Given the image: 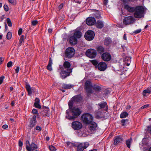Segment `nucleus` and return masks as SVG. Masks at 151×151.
Returning a JSON list of instances; mask_svg holds the SVG:
<instances>
[{"mask_svg":"<svg viewBox=\"0 0 151 151\" xmlns=\"http://www.w3.org/2000/svg\"><path fill=\"white\" fill-rule=\"evenodd\" d=\"M95 24L96 27L98 28L101 29L104 27V24L101 21L99 20L97 21Z\"/></svg>","mask_w":151,"mask_h":151,"instance_id":"obj_28","label":"nucleus"},{"mask_svg":"<svg viewBox=\"0 0 151 151\" xmlns=\"http://www.w3.org/2000/svg\"><path fill=\"white\" fill-rule=\"evenodd\" d=\"M81 113V112L79 109L73 107L72 109L66 111V118L70 120H74Z\"/></svg>","mask_w":151,"mask_h":151,"instance_id":"obj_1","label":"nucleus"},{"mask_svg":"<svg viewBox=\"0 0 151 151\" xmlns=\"http://www.w3.org/2000/svg\"><path fill=\"white\" fill-rule=\"evenodd\" d=\"M70 66L71 64L68 61H65L64 62L63 66H61V67H63V68L64 69L67 70L68 69H71L70 68Z\"/></svg>","mask_w":151,"mask_h":151,"instance_id":"obj_25","label":"nucleus"},{"mask_svg":"<svg viewBox=\"0 0 151 151\" xmlns=\"http://www.w3.org/2000/svg\"><path fill=\"white\" fill-rule=\"evenodd\" d=\"M72 127L74 130H77L81 129L82 127V125L81 122L76 121L72 123Z\"/></svg>","mask_w":151,"mask_h":151,"instance_id":"obj_11","label":"nucleus"},{"mask_svg":"<svg viewBox=\"0 0 151 151\" xmlns=\"http://www.w3.org/2000/svg\"><path fill=\"white\" fill-rule=\"evenodd\" d=\"M95 36L94 32L92 30L88 31L85 33L84 37L85 39L87 40H93Z\"/></svg>","mask_w":151,"mask_h":151,"instance_id":"obj_9","label":"nucleus"},{"mask_svg":"<svg viewBox=\"0 0 151 151\" xmlns=\"http://www.w3.org/2000/svg\"><path fill=\"white\" fill-rule=\"evenodd\" d=\"M145 8L142 6H137L134 13V16L136 18H140L143 17L145 14Z\"/></svg>","mask_w":151,"mask_h":151,"instance_id":"obj_2","label":"nucleus"},{"mask_svg":"<svg viewBox=\"0 0 151 151\" xmlns=\"http://www.w3.org/2000/svg\"><path fill=\"white\" fill-rule=\"evenodd\" d=\"M39 103H34V106L36 108H37L38 109H41V106L39 104Z\"/></svg>","mask_w":151,"mask_h":151,"instance_id":"obj_43","label":"nucleus"},{"mask_svg":"<svg viewBox=\"0 0 151 151\" xmlns=\"http://www.w3.org/2000/svg\"><path fill=\"white\" fill-rule=\"evenodd\" d=\"M19 66H17L16 68V69H15L16 72L17 73L19 72Z\"/></svg>","mask_w":151,"mask_h":151,"instance_id":"obj_58","label":"nucleus"},{"mask_svg":"<svg viewBox=\"0 0 151 151\" xmlns=\"http://www.w3.org/2000/svg\"><path fill=\"white\" fill-rule=\"evenodd\" d=\"M114 139V145H120L123 140L122 137L121 135L115 137Z\"/></svg>","mask_w":151,"mask_h":151,"instance_id":"obj_12","label":"nucleus"},{"mask_svg":"<svg viewBox=\"0 0 151 151\" xmlns=\"http://www.w3.org/2000/svg\"><path fill=\"white\" fill-rule=\"evenodd\" d=\"M49 149L51 151H55L56 149L52 145H50L49 146Z\"/></svg>","mask_w":151,"mask_h":151,"instance_id":"obj_44","label":"nucleus"},{"mask_svg":"<svg viewBox=\"0 0 151 151\" xmlns=\"http://www.w3.org/2000/svg\"><path fill=\"white\" fill-rule=\"evenodd\" d=\"M89 125L88 126V128L91 131H93L96 130L97 127V125L96 123L93 122L89 124Z\"/></svg>","mask_w":151,"mask_h":151,"instance_id":"obj_20","label":"nucleus"},{"mask_svg":"<svg viewBox=\"0 0 151 151\" xmlns=\"http://www.w3.org/2000/svg\"><path fill=\"white\" fill-rule=\"evenodd\" d=\"M93 88L96 92H99L101 91V88L99 86L94 85L93 86Z\"/></svg>","mask_w":151,"mask_h":151,"instance_id":"obj_33","label":"nucleus"},{"mask_svg":"<svg viewBox=\"0 0 151 151\" xmlns=\"http://www.w3.org/2000/svg\"><path fill=\"white\" fill-rule=\"evenodd\" d=\"M77 145L75 144V143L72 142V144H71V146L73 147H77Z\"/></svg>","mask_w":151,"mask_h":151,"instance_id":"obj_63","label":"nucleus"},{"mask_svg":"<svg viewBox=\"0 0 151 151\" xmlns=\"http://www.w3.org/2000/svg\"><path fill=\"white\" fill-rule=\"evenodd\" d=\"M40 99L38 98H36L35 99V102L36 103H40Z\"/></svg>","mask_w":151,"mask_h":151,"instance_id":"obj_56","label":"nucleus"},{"mask_svg":"<svg viewBox=\"0 0 151 151\" xmlns=\"http://www.w3.org/2000/svg\"><path fill=\"white\" fill-rule=\"evenodd\" d=\"M24 36L23 35H22L20 37L19 41V45L20 46L21 45L22 42L24 41Z\"/></svg>","mask_w":151,"mask_h":151,"instance_id":"obj_40","label":"nucleus"},{"mask_svg":"<svg viewBox=\"0 0 151 151\" xmlns=\"http://www.w3.org/2000/svg\"><path fill=\"white\" fill-rule=\"evenodd\" d=\"M35 129L39 132H40L42 130V128L40 126H37L35 127Z\"/></svg>","mask_w":151,"mask_h":151,"instance_id":"obj_50","label":"nucleus"},{"mask_svg":"<svg viewBox=\"0 0 151 151\" xmlns=\"http://www.w3.org/2000/svg\"><path fill=\"white\" fill-rule=\"evenodd\" d=\"M141 29H139L135 30L133 32V33L134 34H138L140 33L141 31Z\"/></svg>","mask_w":151,"mask_h":151,"instance_id":"obj_51","label":"nucleus"},{"mask_svg":"<svg viewBox=\"0 0 151 151\" xmlns=\"http://www.w3.org/2000/svg\"><path fill=\"white\" fill-rule=\"evenodd\" d=\"M89 145V143L88 142L80 143L77 145V151H83L88 147Z\"/></svg>","mask_w":151,"mask_h":151,"instance_id":"obj_10","label":"nucleus"},{"mask_svg":"<svg viewBox=\"0 0 151 151\" xmlns=\"http://www.w3.org/2000/svg\"><path fill=\"white\" fill-rule=\"evenodd\" d=\"M128 119H122L121 121V124L123 126H124L126 125V122H128Z\"/></svg>","mask_w":151,"mask_h":151,"instance_id":"obj_39","label":"nucleus"},{"mask_svg":"<svg viewBox=\"0 0 151 151\" xmlns=\"http://www.w3.org/2000/svg\"><path fill=\"white\" fill-rule=\"evenodd\" d=\"M96 22L95 18L92 17L87 18L86 22L88 25H94Z\"/></svg>","mask_w":151,"mask_h":151,"instance_id":"obj_15","label":"nucleus"},{"mask_svg":"<svg viewBox=\"0 0 151 151\" xmlns=\"http://www.w3.org/2000/svg\"><path fill=\"white\" fill-rule=\"evenodd\" d=\"M87 56L90 58H94L97 55L96 50L93 49H89L87 50L86 52Z\"/></svg>","mask_w":151,"mask_h":151,"instance_id":"obj_7","label":"nucleus"},{"mask_svg":"<svg viewBox=\"0 0 151 151\" xmlns=\"http://www.w3.org/2000/svg\"><path fill=\"white\" fill-rule=\"evenodd\" d=\"M74 102L72 98L71 100L69 101L68 103V105L69 107L68 110H70L73 109V102Z\"/></svg>","mask_w":151,"mask_h":151,"instance_id":"obj_36","label":"nucleus"},{"mask_svg":"<svg viewBox=\"0 0 151 151\" xmlns=\"http://www.w3.org/2000/svg\"><path fill=\"white\" fill-rule=\"evenodd\" d=\"M101 58L104 61H109L111 60V55L109 53L105 52L102 54Z\"/></svg>","mask_w":151,"mask_h":151,"instance_id":"obj_13","label":"nucleus"},{"mask_svg":"<svg viewBox=\"0 0 151 151\" xmlns=\"http://www.w3.org/2000/svg\"><path fill=\"white\" fill-rule=\"evenodd\" d=\"M38 147L37 145L34 143L32 142L29 145L26 147V149L28 151H33L37 149Z\"/></svg>","mask_w":151,"mask_h":151,"instance_id":"obj_16","label":"nucleus"},{"mask_svg":"<svg viewBox=\"0 0 151 151\" xmlns=\"http://www.w3.org/2000/svg\"><path fill=\"white\" fill-rule=\"evenodd\" d=\"M4 10L6 12L8 11L9 10L8 6L6 5L5 4L4 5Z\"/></svg>","mask_w":151,"mask_h":151,"instance_id":"obj_47","label":"nucleus"},{"mask_svg":"<svg viewBox=\"0 0 151 151\" xmlns=\"http://www.w3.org/2000/svg\"><path fill=\"white\" fill-rule=\"evenodd\" d=\"M4 59L3 58H0V65L1 64L2 62L4 61Z\"/></svg>","mask_w":151,"mask_h":151,"instance_id":"obj_61","label":"nucleus"},{"mask_svg":"<svg viewBox=\"0 0 151 151\" xmlns=\"http://www.w3.org/2000/svg\"><path fill=\"white\" fill-rule=\"evenodd\" d=\"M23 145V142L21 140H19V146L20 147H22Z\"/></svg>","mask_w":151,"mask_h":151,"instance_id":"obj_54","label":"nucleus"},{"mask_svg":"<svg viewBox=\"0 0 151 151\" xmlns=\"http://www.w3.org/2000/svg\"><path fill=\"white\" fill-rule=\"evenodd\" d=\"M32 112L34 114H36L38 113V111L36 109H34L32 110Z\"/></svg>","mask_w":151,"mask_h":151,"instance_id":"obj_49","label":"nucleus"},{"mask_svg":"<svg viewBox=\"0 0 151 151\" xmlns=\"http://www.w3.org/2000/svg\"><path fill=\"white\" fill-rule=\"evenodd\" d=\"M128 115V113L126 112H123L120 115V117L121 118L126 117Z\"/></svg>","mask_w":151,"mask_h":151,"instance_id":"obj_38","label":"nucleus"},{"mask_svg":"<svg viewBox=\"0 0 151 151\" xmlns=\"http://www.w3.org/2000/svg\"><path fill=\"white\" fill-rule=\"evenodd\" d=\"M4 78V76H2L0 77V85L2 83Z\"/></svg>","mask_w":151,"mask_h":151,"instance_id":"obj_52","label":"nucleus"},{"mask_svg":"<svg viewBox=\"0 0 151 151\" xmlns=\"http://www.w3.org/2000/svg\"><path fill=\"white\" fill-rule=\"evenodd\" d=\"M108 3V0H104L103 1L104 4L106 6Z\"/></svg>","mask_w":151,"mask_h":151,"instance_id":"obj_60","label":"nucleus"},{"mask_svg":"<svg viewBox=\"0 0 151 151\" xmlns=\"http://www.w3.org/2000/svg\"><path fill=\"white\" fill-rule=\"evenodd\" d=\"M22 31V28L19 29L18 30V34L19 35H21Z\"/></svg>","mask_w":151,"mask_h":151,"instance_id":"obj_53","label":"nucleus"},{"mask_svg":"<svg viewBox=\"0 0 151 151\" xmlns=\"http://www.w3.org/2000/svg\"><path fill=\"white\" fill-rule=\"evenodd\" d=\"M81 119L84 123L89 124L92 122L93 120V117L92 115L90 114L86 113L82 115Z\"/></svg>","mask_w":151,"mask_h":151,"instance_id":"obj_3","label":"nucleus"},{"mask_svg":"<svg viewBox=\"0 0 151 151\" xmlns=\"http://www.w3.org/2000/svg\"><path fill=\"white\" fill-rule=\"evenodd\" d=\"M69 41L70 44L73 45H75L77 43V40L76 38L73 36L70 37Z\"/></svg>","mask_w":151,"mask_h":151,"instance_id":"obj_22","label":"nucleus"},{"mask_svg":"<svg viewBox=\"0 0 151 151\" xmlns=\"http://www.w3.org/2000/svg\"><path fill=\"white\" fill-rule=\"evenodd\" d=\"M130 60L131 58L129 57H126L124 59V60L125 61H129Z\"/></svg>","mask_w":151,"mask_h":151,"instance_id":"obj_55","label":"nucleus"},{"mask_svg":"<svg viewBox=\"0 0 151 151\" xmlns=\"http://www.w3.org/2000/svg\"><path fill=\"white\" fill-rule=\"evenodd\" d=\"M99 109H104L105 111H107L108 109V105L106 102L100 103L98 104Z\"/></svg>","mask_w":151,"mask_h":151,"instance_id":"obj_18","label":"nucleus"},{"mask_svg":"<svg viewBox=\"0 0 151 151\" xmlns=\"http://www.w3.org/2000/svg\"><path fill=\"white\" fill-rule=\"evenodd\" d=\"M8 127V126L6 124H4L2 126V128L4 129H6Z\"/></svg>","mask_w":151,"mask_h":151,"instance_id":"obj_64","label":"nucleus"},{"mask_svg":"<svg viewBox=\"0 0 151 151\" xmlns=\"http://www.w3.org/2000/svg\"><path fill=\"white\" fill-rule=\"evenodd\" d=\"M147 93L149 94L151 93V86L147 88L146 89L144 90L143 92V95L144 96H147L146 95Z\"/></svg>","mask_w":151,"mask_h":151,"instance_id":"obj_29","label":"nucleus"},{"mask_svg":"<svg viewBox=\"0 0 151 151\" xmlns=\"http://www.w3.org/2000/svg\"><path fill=\"white\" fill-rule=\"evenodd\" d=\"M67 145V146H69L70 145V147L71 146V144H72V142H66Z\"/></svg>","mask_w":151,"mask_h":151,"instance_id":"obj_62","label":"nucleus"},{"mask_svg":"<svg viewBox=\"0 0 151 151\" xmlns=\"http://www.w3.org/2000/svg\"><path fill=\"white\" fill-rule=\"evenodd\" d=\"M92 16L93 17L99 19L101 17V13L99 11H97L95 12L92 14Z\"/></svg>","mask_w":151,"mask_h":151,"instance_id":"obj_31","label":"nucleus"},{"mask_svg":"<svg viewBox=\"0 0 151 151\" xmlns=\"http://www.w3.org/2000/svg\"><path fill=\"white\" fill-rule=\"evenodd\" d=\"M6 21L9 27H11L12 26V23L10 19L9 18H7Z\"/></svg>","mask_w":151,"mask_h":151,"instance_id":"obj_42","label":"nucleus"},{"mask_svg":"<svg viewBox=\"0 0 151 151\" xmlns=\"http://www.w3.org/2000/svg\"><path fill=\"white\" fill-rule=\"evenodd\" d=\"M52 60L51 58H50L49 63L47 67V69L49 70H52Z\"/></svg>","mask_w":151,"mask_h":151,"instance_id":"obj_32","label":"nucleus"},{"mask_svg":"<svg viewBox=\"0 0 151 151\" xmlns=\"http://www.w3.org/2000/svg\"><path fill=\"white\" fill-rule=\"evenodd\" d=\"M75 53V50L72 47H69L67 48L65 51V57L67 58H72Z\"/></svg>","mask_w":151,"mask_h":151,"instance_id":"obj_6","label":"nucleus"},{"mask_svg":"<svg viewBox=\"0 0 151 151\" xmlns=\"http://www.w3.org/2000/svg\"><path fill=\"white\" fill-rule=\"evenodd\" d=\"M44 110L42 114L44 116H49L50 115L49 109L48 107L44 106Z\"/></svg>","mask_w":151,"mask_h":151,"instance_id":"obj_21","label":"nucleus"},{"mask_svg":"<svg viewBox=\"0 0 151 151\" xmlns=\"http://www.w3.org/2000/svg\"><path fill=\"white\" fill-rule=\"evenodd\" d=\"M93 86L91 82L88 81H87L85 83V89L87 93V96H90L92 93V88Z\"/></svg>","mask_w":151,"mask_h":151,"instance_id":"obj_5","label":"nucleus"},{"mask_svg":"<svg viewBox=\"0 0 151 151\" xmlns=\"http://www.w3.org/2000/svg\"><path fill=\"white\" fill-rule=\"evenodd\" d=\"M134 22V19L132 16L125 17L123 20V23L126 25L133 23Z\"/></svg>","mask_w":151,"mask_h":151,"instance_id":"obj_8","label":"nucleus"},{"mask_svg":"<svg viewBox=\"0 0 151 151\" xmlns=\"http://www.w3.org/2000/svg\"><path fill=\"white\" fill-rule=\"evenodd\" d=\"M96 51L100 54H102L105 52V48L102 46L100 45L97 46L96 48Z\"/></svg>","mask_w":151,"mask_h":151,"instance_id":"obj_23","label":"nucleus"},{"mask_svg":"<svg viewBox=\"0 0 151 151\" xmlns=\"http://www.w3.org/2000/svg\"><path fill=\"white\" fill-rule=\"evenodd\" d=\"M91 62L94 65L95 67L97 68L98 63V61L96 60H91Z\"/></svg>","mask_w":151,"mask_h":151,"instance_id":"obj_37","label":"nucleus"},{"mask_svg":"<svg viewBox=\"0 0 151 151\" xmlns=\"http://www.w3.org/2000/svg\"><path fill=\"white\" fill-rule=\"evenodd\" d=\"M38 22L37 20H35L32 21L31 23L32 25L33 26H35L37 24Z\"/></svg>","mask_w":151,"mask_h":151,"instance_id":"obj_45","label":"nucleus"},{"mask_svg":"<svg viewBox=\"0 0 151 151\" xmlns=\"http://www.w3.org/2000/svg\"><path fill=\"white\" fill-rule=\"evenodd\" d=\"M72 98L73 101L74 102H78L80 101L82 99L81 96L79 95L75 96L73 97Z\"/></svg>","mask_w":151,"mask_h":151,"instance_id":"obj_26","label":"nucleus"},{"mask_svg":"<svg viewBox=\"0 0 151 151\" xmlns=\"http://www.w3.org/2000/svg\"><path fill=\"white\" fill-rule=\"evenodd\" d=\"M60 68L61 71L60 73V75L62 79H64L67 77L69 76L70 74L72 71V69H68L67 70L63 68L61 65H60Z\"/></svg>","mask_w":151,"mask_h":151,"instance_id":"obj_4","label":"nucleus"},{"mask_svg":"<svg viewBox=\"0 0 151 151\" xmlns=\"http://www.w3.org/2000/svg\"><path fill=\"white\" fill-rule=\"evenodd\" d=\"M112 40L111 38L109 37H106L104 40V44L106 46L109 45L112 43Z\"/></svg>","mask_w":151,"mask_h":151,"instance_id":"obj_24","label":"nucleus"},{"mask_svg":"<svg viewBox=\"0 0 151 151\" xmlns=\"http://www.w3.org/2000/svg\"><path fill=\"white\" fill-rule=\"evenodd\" d=\"M26 88L28 92V95H31L32 92H35V88L34 87L31 88L30 85L28 83H26Z\"/></svg>","mask_w":151,"mask_h":151,"instance_id":"obj_17","label":"nucleus"},{"mask_svg":"<svg viewBox=\"0 0 151 151\" xmlns=\"http://www.w3.org/2000/svg\"><path fill=\"white\" fill-rule=\"evenodd\" d=\"M9 2L10 3L13 5H15L16 4V0H8Z\"/></svg>","mask_w":151,"mask_h":151,"instance_id":"obj_46","label":"nucleus"},{"mask_svg":"<svg viewBox=\"0 0 151 151\" xmlns=\"http://www.w3.org/2000/svg\"><path fill=\"white\" fill-rule=\"evenodd\" d=\"M6 37L8 40H10L12 37V33L11 32H8L6 35Z\"/></svg>","mask_w":151,"mask_h":151,"instance_id":"obj_41","label":"nucleus"},{"mask_svg":"<svg viewBox=\"0 0 151 151\" xmlns=\"http://www.w3.org/2000/svg\"><path fill=\"white\" fill-rule=\"evenodd\" d=\"M36 116L34 115L31 119L29 125V127L31 128H32L35 126L37 122L36 120Z\"/></svg>","mask_w":151,"mask_h":151,"instance_id":"obj_19","label":"nucleus"},{"mask_svg":"<svg viewBox=\"0 0 151 151\" xmlns=\"http://www.w3.org/2000/svg\"><path fill=\"white\" fill-rule=\"evenodd\" d=\"M97 67L99 70L104 71L107 68V65L104 62H101L99 63Z\"/></svg>","mask_w":151,"mask_h":151,"instance_id":"obj_14","label":"nucleus"},{"mask_svg":"<svg viewBox=\"0 0 151 151\" xmlns=\"http://www.w3.org/2000/svg\"><path fill=\"white\" fill-rule=\"evenodd\" d=\"M124 8L125 9L127 10L128 11L131 13L133 12H134L135 9V7H131L128 5H125Z\"/></svg>","mask_w":151,"mask_h":151,"instance_id":"obj_27","label":"nucleus"},{"mask_svg":"<svg viewBox=\"0 0 151 151\" xmlns=\"http://www.w3.org/2000/svg\"><path fill=\"white\" fill-rule=\"evenodd\" d=\"M82 33L79 30L76 31L74 34L73 36L77 38H79L81 36Z\"/></svg>","mask_w":151,"mask_h":151,"instance_id":"obj_30","label":"nucleus"},{"mask_svg":"<svg viewBox=\"0 0 151 151\" xmlns=\"http://www.w3.org/2000/svg\"><path fill=\"white\" fill-rule=\"evenodd\" d=\"M132 139L131 138L128 139L126 141L125 143L127 145V146L129 148L130 147L132 143Z\"/></svg>","mask_w":151,"mask_h":151,"instance_id":"obj_34","label":"nucleus"},{"mask_svg":"<svg viewBox=\"0 0 151 151\" xmlns=\"http://www.w3.org/2000/svg\"><path fill=\"white\" fill-rule=\"evenodd\" d=\"M147 129L149 132L151 133V125L147 127Z\"/></svg>","mask_w":151,"mask_h":151,"instance_id":"obj_57","label":"nucleus"},{"mask_svg":"<svg viewBox=\"0 0 151 151\" xmlns=\"http://www.w3.org/2000/svg\"><path fill=\"white\" fill-rule=\"evenodd\" d=\"M148 106V105L147 104L141 107L142 109H143L145 108H147Z\"/></svg>","mask_w":151,"mask_h":151,"instance_id":"obj_59","label":"nucleus"},{"mask_svg":"<svg viewBox=\"0 0 151 151\" xmlns=\"http://www.w3.org/2000/svg\"><path fill=\"white\" fill-rule=\"evenodd\" d=\"M12 61H10L7 64V66L8 68H9L11 67L12 65Z\"/></svg>","mask_w":151,"mask_h":151,"instance_id":"obj_48","label":"nucleus"},{"mask_svg":"<svg viewBox=\"0 0 151 151\" xmlns=\"http://www.w3.org/2000/svg\"><path fill=\"white\" fill-rule=\"evenodd\" d=\"M72 85L70 84H67L64 83L62 85V88L65 89H70L72 87Z\"/></svg>","mask_w":151,"mask_h":151,"instance_id":"obj_35","label":"nucleus"}]
</instances>
